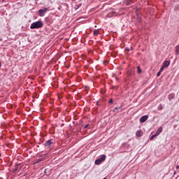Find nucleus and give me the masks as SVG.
Returning a JSON list of instances; mask_svg holds the SVG:
<instances>
[{
  "mask_svg": "<svg viewBox=\"0 0 179 179\" xmlns=\"http://www.w3.org/2000/svg\"><path fill=\"white\" fill-rule=\"evenodd\" d=\"M44 26L43 22L38 20L31 24L30 29L32 30L34 29H41Z\"/></svg>",
  "mask_w": 179,
  "mask_h": 179,
  "instance_id": "1",
  "label": "nucleus"
},
{
  "mask_svg": "<svg viewBox=\"0 0 179 179\" xmlns=\"http://www.w3.org/2000/svg\"><path fill=\"white\" fill-rule=\"evenodd\" d=\"M107 156L106 155H102L101 157L98 158L95 160V164L96 166H99L101 163H103V162H105Z\"/></svg>",
  "mask_w": 179,
  "mask_h": 179,
  "instance_id": "2",
  "label": "nucleus"
},
{
  "mask_svg": "<svg viewBox=\"0 0 179 179\" xmlns=\"http://www.w3.org/2000/svg\"><path fill=\"white\" fill-rule=\"evenodd\" d=\"M20 170H22V164H15L14 169H12V173H13V174H16V173H19Z\"/></svg>",
  "mask_w": 179,
  "mask_h": 179,
  "instance_id": "3",
  "label": "nucleus"
},
{
  "mask_svg": "<svg viewBox=\"0 0 179 179\" xmlns=\"http://www.w3.org/2000/svg\"><path fill=\"white\" fill-rule=\"evenodd\" d=\"M47 10H48V8H44L43 9L38 10V16H40L41 17H43V16H44V15H45V12H47Z\"/></svg>",
  "mask_w": 179,
  "mask_h": 179,
  "instance_id": "4",
  "label": "nucleus"
},
{
  "mask_svg": "<svg viewBox=\"0 0 179 179\" xmlns=\"http://www.w3.org/2000/svg\"><path fill=\"white\" fill-rule=\"evenodd\" d=\"M48 156V153L44 154V156L42 158L38 159L35 162L34 164H38V163H41V162H44V159Z\"/></svg>",
  "mask_w": 179,
  "mask_h": 179,
  "instance_id": "5",
  "label": "nucleus"
},
{
  "mask_svg": "<svg viewBox=\"0 0 179 179\" xmlns=\"http://www.w3.org/2000/svg\"><path fill=\"white\" fill-rule=\"evenodd\" d=\"M148 118L149 115H145L140 118L139 121L141 124H143V122H146V121H148Z\"/></svg>",
  "mask_w": 179,
  "mask_h": 179,
  "instance_id": "6",
  "label": "nucleus"
},
{
  "mask_svg": "<svg viewBox=\"0 0 179 179\" xmlns=\"http://www.w3.org/2000/svg\"><path fill=\"white\" fill-rule=\"evenodd\" d=\"M45 23H46L48 24V26H50V24H51L52 23V20L50 17H45Z\"/></svg>",
  "mask_w": 179,
  "mask_h": 179,
  "instance_id": "7",
  "label": "nucleus"
},
{
  "mask_svg": "<svg viewBox=\"0 0 179 179\" xmlns=\"http://www.w3.org/2000/svg\"><path fill=\"white\" fill-rule=\"evenodd\" d=\"M127 79L129 80H131V78H132V76H134V72H132L131 71H128L127 72Z\"/></svg>",
  "mask_w": 179,
  "mask_h": 179,
  "instance_id": "8",
  "label": "nucleus"
},
{
  "mask_svg": "<svg viewBox=\"0 0 179 179\" xmlns=\"http://www.w3.org/2000/svg\"><path fill=\"white\" fill-rule=\"evenodd\" d=\"M122 148H125L127 150H131V149H132V148H131V145L128 143H124L122 144Z\"/></svg>",
  "mask_w": 179,
  "mask_h": 179,
  "instance_id": "9",
  "label": "nucleus"
},
{
  "mask_svg": "<svg viewBox=\"0 0 179 179\" xmlns=\"http://www.w3.org/2000/svg\"><path fill=\"white\" fill-rule=\"evenodd\" d=\"M51 145H52V141L51 140H48L44 143L45 148H50Z\"/></svg>",
  "mask_w": 179,
  "mask_h": 179,
  "instance_id": "10",
  "label": "nucleus"
},
{
  "mask_svg": "<svg viewBox=\"0 0 179 179\" xmlns=\"http://www.w3.org/2000/svg\"><path fill=\"white\" fill-rule=\"evenodd\" d=\"M124 3H125L127 6H131V5L134 3V2L132 1V0H124Z\"/></svg>",
  "mask_w": 179,
  "mask_h": 179,
  "instance_id": "11",
  "label": "nucleus"
},
{
  "mask_svg": "<svg viewBox=\"0 0 179 179\" xmlns=\"http://www.w3.org/2000/svg\"><path fill=\"white\" fill-rule=\"evenodd\" d=\"M162 65H163L165 68H168V66H170V61H169V60H165V61L163 62Z\"/></svg>",
  "mask_w": 179,
  "mask_h": 179,
  "instance_id": "12",
  "label": "nucleus"
},
{
  "mask_svg": "<svg viewBox=\"0 0 179 179\" xmlns=\"http://www.w3.org/2000/svg\"><path fill=\"white\" fill-rule=\"evenodd\" d=\"M143 135V131L142 130H138L136 133V136H138V138H141Z\"/></svg>",
  "mask_w": 179,
  "mask_h": 179,
  "instance_id": "13",
  "label": "nucleus"
},
{
  "mask_svg": "<svg viewBox=\"0 0 179 179\" xmlns=\"http://www.w3.org/2000/svg\"><path fill=\"white\" fill-rule=\"evenodd\" d=\"M163 131V127H160L157 130V132L155 133V134H157V136H159V135H160V134H162Z\"/></svg>",
  "mask_w": 179,
  "mask_h": 179,
  "instance_id": "14",
  "label": "nucleus"
},
{
  "mask_svg": "<svg viewBox=\"0 0 179 179\" xmlns=\"http://www.w3.org/2000/svg\"><path fill=\"white\" fill-rule=\"evenodd\" d=\"M136 20L138 23H142V17H141L139 14H137Z\"/></svg>",
  "mask_w": 179,
  "mask_h": 179,
  "instance_id": "15",
  "label": "nucleus"
},
{
  "mask_svg": "<svg viewBox=\"0 0 179 179\" xmlns=\"http://www.w3.org/2000/svg\"><path fill=\"white\" fill-rule=\"evenodd\" d=\"M175 98V94L173 93L170 94L168 96L169 100H173Z\"/></svg>",
  "mask_w": 179,
  "mask_h": 179,
  "instance_id": "16",
  "label": "nucleus"
},
{
  "mask_svg": "<svg viewBox=\"0 0 179 179\" xmlns=\"http://www.w3.org/2000/svg\"><path fill=\"white\" fill-rule=\"evenodd\" d=\"M175 51H176V55H179V45L176 46Z\"/></svg>",
  "mask_w": 179,
  "mask_h": 179,
  "instance_id": "17",
  "label": "nucleus"
},
{
  "mask_svg": "<svg viewBox=\"0 0 179 179\" xmlns=\"http://www.w3.org/2000/svg\"><path fill=\"white\" fill-rule=\"evenodd\" d=\"M113 113H115V114H118V113L121 112V110H118V107H115L113 110Z\"/></svg>",
  "mask_w": 179,
  "mask_h": 179,
  "instance_id": "18",
  "label": "nucleus"
},
{
  "mask_svg": "<svg viewBox=\"0 0 179 179\" xmlns=\"http://www.w3.org/2000/svg\"><path fill=\"white\" fill-rule=\"evenodd\" d=\"M94 36H98L99 35V29H94L93 31Z\"/></svg>",
  "mask_w": 179,
  "mask_h": 179,
  "instance_id": "19",
  "label": "nucleus"
},
{
  "mask_svg": "<svg viewBox=\"0 0 179 179\" xmlns=\"http://www.w3.org/2000/svg\"><path fill=\"white\" fill-rule=\"evenodd\" d=\"M174 10L176 12H177V11L179 12V4L175 6Z\"/></svg>",
  "mask_w": 179,
  "mask_h": 179,
  "instance_id": "20",
  "label": "nucleus"
},
{
  "mask_svg": "<svg viewBox=\"0 0 179 179\" xmlns=\"http://www.w3.org/2000/svg\"><path fill=\"white\" fill-rule=\"evenodd\" d=\"M137 72L138 73H142V69H141V66H137Z\"/></svg>",
  "mask_w": 179,
  "mask_h": 179,
  "instance_id": "21",
  "label": "nucleus"
},
{
  "mask_svg": "<svg viewBox=\"0 0 179 179\" xmlns=\"http://www.w3.org/2000/svg\"><path fill=\"white\" fill-rule=\"evenodd\" d=\"M156 136H157L156 134H154V135H152V136L150 138V141H153V139H155V138H156Z\"/></svg>",
  "mask_w": 179,
  "mask_h": 179,
  "instance_id": "22",
  "label": "nucleus"
},
{
  "mask_svg": "<svg viewBox=\"0 0 179 179\" xmlns=\"http://www.w3.org/2000/svg\"><path fill=\"white\" fill-rule=\"evenodd\" d=\"M90 127V124H85V125L84 126L83 129H87V128H89Z\"/></svg>",
  "mask_w": 179,
  "mask_h": 179,
  "instance_id": "23",
  "label": "nucleus"
},
{
  "mask_svg": "<svg viewBox=\"0 0 179 179\" xmlns=\"http://www.w3.org/2000/svg\"><path fill=\"white\" fill-rule=\"evenodd\" d=\"M117 110H118V111H122V105H121L120 106L117 107Z\"/></svg>",
  "mask_w": 179,
  "mask_h": 179,
  "instance_id": "24",
  "label": "nucleus"
},
{
  "mask_svg": "<svg viewBox=\"0 0 179 179\" xmlns=\"http://www.w3.org/2000/svg\"><path fill=\"white\" fill-rule=\"evenodd\" d=\"M164 68H166V67L162 65L159 69V71L162 72L163 71H164Z\"/></svg>",
  "mask_w": 179,
  "mask_h": 179,
  "instance_id": "25",
  "label": "nucleus"
},
{
  "mask_svg": "<svg viewBox=\"0 0 179 179\" xmlns=\"http://www.w3.org/2000/svg\"><path fill=\"white\" fill-rule=\"evenodd\" d=\"M113 99H110L108 101V104H113Z\"/></svg>",
  "mask_w": 179,
  "mask_h": 179,
  "instance_id": "26",
  "label": "nucleus"
},
{
  "mask_svg": "<svg viewBox=\"0 0 179 179\" xmlns=\"http://www.w3.org/2000/svg\"><path fill=\"white\" fill-rule=\"evenodd\" d=\"M75 9H76V10H78V9H79V5L76 4L75 6Z\"/></svg>",
  "mask_w": 179,
  "mask_h": 179,
  "instance_id": "27",
  "label": "nucleus"
},
{
  "mask_svg": "<svg viewBox=\"0 0 179 179\" xmlns=\"http://www.w3.org/2000/svg\"><path fill=\"white\" fill-rule=\"evenodd\" d=\"M160 75H162V71H159L157 73V76H160Z\"/></svg>",
  "mask_w": 179,
  "mask_h": 179,
  "instance_id": "28",
  "label": "nucleus"
},
{
  "mask_svg": "<svg viewBox=\"0 0 179 179\" xmlns=\"http://www.w3.org/2000/svg\"><path fill=\"white\" fill-rule=\"evenodd\" d=\"M39 157H41V159L44 157V155H43V154L39 155Z\"/></svg>",
  "mask_w": 179,
  "mask_h": 179,
  "instance_id": "29",
  "label": "nucleus"
},
{
  "mask_svg": "<svg viewBox=\"0 0 179 179\" xmlns=\"http://www.w3.org/2000/svg\"><path fill=\"white\" fill-rule=\"evenodd\" d=\"M176 170H179V165L176 166Z\"/></svg>",
  "mask_w": 179,
  "mask_h": 179,
  "instance_id": "30",
  "label": "nucleus"
},
{
  "mask_svg": "<svg viewBox=\"0 0 179 179\" xmlns=\"http://www.w3.org/2000/svg\"><path fill=\"white\" fill-rule=\"evenodd\" d=\"M44 173H47V169H45Z\"/></svg>",
  "mask_w": 179,
  "mask_h": 179,
  "instance_id": "31",
  "label": "nucleus"
},
{
  "mask_svg": "<svg viewBox=\"0 0 179 179\" xmlns=\"http://www.w3.org/2000/svg\"><path fill=\"white\" fill-rule=\"evenodd\" d=\"M126 50H127V51H129L130 49L126 48Z\"/></svg>",
  "mask_w": 179,
  "mask_h": 179,
  "instance_id": "32",
  "label": "nucleus"
},
{
  "mask_svg": "<svg viewBox=\"0 0 179 179\" xmlns=\"http://www.w3.org/2000/svg\"><path fill=\"white\" fill-rule=\"evenodd\" d=\"M176 172L175 171V172L173 173V174L176 175Z\"/></svg>",
  "mask_w": 179,
  "mask_h": 179,
  "instance_id": "33",
  "label": "nucleus"
},
{
  "mask_svg": "<svg viewBox=\"0 0 179 179\" xmlns=\"http://www.w3.org/2000/svg\"><path fill=\"white\" fill-rule=\"evenodd\" d=\"M116 80H118V78H116Z\"/></svg>",
  "mask_w": 179,
  "mask_h": 179,
  "instance_id": "34",
  "label": "nucleus"
},
{
  "mask_svg": "<svg viewBox=\"0 0 179 179\" xmlns=\"http://www.w3.org/2000/svg\"><path fill=\"white\" fill-rule=\"evenodd\" d=\"M27 169H29V166H27Z\"/></svg>",
  "mask_w": 179,
  "mask_h": 179,
  "instance_id": "35",
  "label": "nucleus"
},
{
  "mask_svg": "<svg viewBox=\"0 0 179 179\" xmlns=\"http://www.w3.org/2000/svg\"><path fill=\"white\" fill-rule=\"evenodd\" d=\"M130 50H132V48H130Z\"/></svg>",
  "mask_w": 179,
  "mask_h": 179,
  "instance_id": "36",
  "label": "nucleus"
},
{
  "mask_svg": "<svg viewBox=\"0 0 179 179\" xmlns=\"http://www.w3.org/2000/svg\"><path fill=\"white\" fill-rule=\"evenodd\" d=\"M0 156H1V154H0Z\"/></svg>",
  "mask_w": 179,
  "mask_h": 179,
  "instance_id": "37",
  "label": "nucleus"
}]
</instances>
